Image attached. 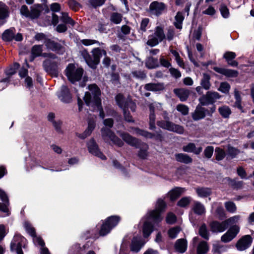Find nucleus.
Masks as SVG:
<instances>
[{"label":"nucleus","instance_id":"obj_1","mask_svg":"<svg viewBox=\"0 0 254 254\" xmlns=\"http://www.w3.org/2000/svg\"><path fill=\"white\" fill-rule=\"evenodd\" d=\"M89 90L91 92L92 96L89 92H86L84 97V100L88 106L94 108V110L99 112V116L104 119L105 114L101 106V100L100 98V90L95 84H90L88 86Z\"/></svg>","mask_w":254,"mask_h":254},{"label":"nucleus","instance_id":"obj_2","mask_svg":"<svg viewBox=\"0 0 254 254\" xmlns=\"http://www.w3.org/2000/svg\"><path fill=\"white\" fill-rule=\"evenodd\" d=\"M91 53L92 57L86 51H83L82 55L87 64L92 68H95L99 63L102 55L106 56L107 53L104 50H101L99 48H94Z\"/></svg>","mask_w":254,"mask_h":254},{"label":"nucleus","instance_id":"obj_3","mask_svg":"<svg viewBox=\"0 0 254 254\" xmlns=\"http://www.w3.org/2000/svg\"><path fill=\"white\" fill-rule=\"evenodd\" d=\"M168 114L166 112L163 113L165 121H159L157 122L158 127L163 129L168 130L170 131L176 132L179 134H183L184 132L183 127L176 125L169 121V118L167 117Z\"/></svg>","mask_w":254,"mask_h":254},{"label":"nucleus","instance_id":"obj_4","mask_svg":"<svg viewBox=\"0 0 254 254\" xmlns=\"http://www.w3.org/2000/svg\"><path fill=\"white\" fill-rule=\"evenodd\" d=\"M83 73L81 68H76L74 64H69L65 69V74L68 79L74 83L80 79Z\"/></svg>","mask_w":254,"mask_h":254},{"label":"nucleus","instance_id":"obj_5","mask_svg":"<svg viewBox=\"0 0 254 254\" xmlns=\"http://www.w3.org/2000/svg\"><path fill=\"white\" fill-rule=\"evenodd\" d=\"M165 207V202L163 200L159 199L157 202L155 209L150 211L148 213L149 218L155 222L161 221L163 219V217L161 216L160 213L162 211L164 210Z\"/></svg>","mask_w":254,"mask_h":254},{"label":"nucleus","instance_id":"obj_6","mask_svg":"<svg viewBox=\"0 0 254 254\" xmlns=\"http://www.w3.org/2000/svg\"><path fill=\"white\" fill-rule=\"evenodd\" d=\"M120 220L118 216H112L108 217L101 227L100 235L104 236L108 234L111 230L116 226Z\"/></svg>","mask_w":254,"mask_h":254},{"label":"nucleus","instance_id":"obj_7","mask_svg":"<svg viewBox=\"0 0 254 254\" xmlns=\"http://www.w3.org/2000/svg\"><path fill=\"white\" fill-rule=\"evenodd\" d=\"M166 38L162 28L157 26L155 28L154 34L148 37L147 44L151 47L155 46Z\"/></svg>","mask_w":254,"mask_h":254},{"label":"nucleus","instance_id":"obj_8","mask_svg":"<svg viewBox=\"0 0 254 254\" xmlns=\"http://www.w3.org/2000/svg\"><path fill=\"white\" fill-rule=\"evenodd\" d=\"M60 60L56 56L55 59H47L43 62V67L49 73L57 76L58 74V66Z\"/></svg>","mask_w":254,"mask_h":254},{"label":"nucleus","instance_id":"obj_9","mask_svg":"<svg viewBox=\"0 0 254 254\" xmlns=\"http://www.w3.org/2000/svg\"><path fill=\"white\" fill-rule=\"evenodd\" d=\"M220 95L216 92L208 91L205 95L201 97L199 99V102L201 105L205 106L210 104H213L216 100L220 98Z\"/></svg>","mask_w":254,"mask_h":254},{"label":"nucleus","instance_id":"obj_10","mask_svg":"<svg viewBox=\"0 0 254 254\" xmlns=\"http://www.w3.org/2000/svg\"><path fill=\"white\" fill-rule=\"evenodd\" d=\"M102 135L105 140L110 139L114 144L122 146L123 145V142L116 136L115 134L109 128L103 127L101 129Z\"/></svg>","mask_w":254,"mask_h":254},{"label":"nucleus","instance_id":"obj_11","mask_svg":"<svg viewBox=\"0 0 254 254\" xmlns=\"http://www.w3.org/2000/svg\"><path fill=\"white\" fill-rule=\"evenodd\" d=\"M150 110L149 115V128L153 129L155 128V115L154 112L157 111H161L162 110L161 105L157 102H154L149 105Z\"/></svg>","mask_w":254,"mask_h":254},{"label":"nucleus","instance_id":"obj_12","mask_svg":"<svg viewBox=\"0 0 254 254\" xmlns=\"http://www.w3.org/2000/svg\"><path fill=\"white\" fill-rule=\"evenodd\" d=\"M240 231V228L237 225L231 227L227 232L221 237V240L224 243H228L232 241Z\"/></svg>","mask_w":254,"mask_h":254},{"label":"nucleus","instance_id":"obj_13","mask_svg":"<svg viewBox=\"0 0 254 254\" xmlns=\"http://www.w3.org/2000/svg\"><path fill=\"white\" fill-rule=\"evenodd\" d=\"M116 100L118 105L121 108L124 109L125 106L126 107V110L128 108H130L132 112L135 111L136 105L130 99L125 102L123 95L121 94H118L116 97Z\"/></svg>","mask_w":254,"mask_h":254},{"label":"nucleus","instance_id":"obj_14","mask_svg":"<svg viewBox=\"0 0 254 254\" xmlns=\"http://www.w3.org/2000/svg\"><path fill=\"white\" fill-rule=\"evenodd\" d=\"M252 243V238L249 235H245L240 239L236 244L239 251H244L248 248Z\"/></svg>","mask_w":254,"mask_h":254},{"label":"nucleus","instance_id":"obj_15","mask_svg":"<svg viewBox=\"0 0 254 254\" xmlns=\"http://www.w3.org/2000/svg\"><path fill=\"white\" fill-rule=\"evenodd\" d=\"M134 132L137 135H141L146 138H155L156 140H158L159 141H162L163 139V136L161 133V130H160L159 132H157L156 134H152L147 131L141 130L138 128H134Z\"/></svg>","mask_w":254,"mask_h":254},{"label":"nucleus","instance_id":"obj_16","mask_svg":"<svg viewBox=\"0 0 254 254\" xmlns=\"http://www.w3.org/2000/svg\"><path fill=\"white\" fill-rule=\"evenodd\" d=\"M87 147L90 153L98 157L102 160L106 159V157L99 151L98 146L94 140L91 139L87 143Z\"/></svg>","mask_w":254,"mask_h":254},{"label":"nucleus","instance_id":"obj_17","mask_svg":"<svg viewBox=\"0 0 254 254\" xmlns=\"http://www.w3.org/2000/svg\"><path fill=\"white\" fill-rule=\"evenodd\" d=\"M166 6L162 2L153 1L150 5V9L151 13L158 15L161 14L165 9Z\"/></svg>","mask_w":254,"mask_h":254},{"label":"nucleus","instance_id":"obj_18","mask_svg":"<svg viewBox=\"0 0 254 254\" xmlns=\"http://www.w3.org/2000/svg\"><path fill=\"white\" fill-rule=\"evenodd\" d=\"M31 53L33 56L34 57L42 56L44 57H48L50 59H55L56 56L52 53H43L42 54V45H35L31 50Z\"/></svg>","mask_w":254,"mask_h":254},{"label":"nucleus","instance_id":"obj_19","mask_svg":"<svg viewBox=\"0 0 254 254\" xmlns=\"http://www.w3.org/2000/svg\"><path fill=\"white\" fill-rule=\"evenodd\" d=\"M213 69L217 72L223 74L228 77H236L238 75L237 70L227 69L219 67H214Z\"/></svg>","mask_w":254,"mask_h":254},{"label":"nucleus","instance_id":"obj_20","mask_svg":"<svg viewBox=\"0 0 254 254\" xmlns=\"http://www.w3.org/2000/svg\"><path fill=\"white\" fill-rule=\"evenodd\" d=\"M210 227L213 232L220 233L224 232L227 229V226L225 221L222 222L213 221L210 224Z\"/></svg>","mask_w":254,"mask_h":254},{"label":"nucleus","instance_id":"obj_21","mask_svg":"<svg viewBox=\"0 0 254 254\" xmlns=\"http://www.w3.org/2000/svg\"><path fill=\"white\" fill-rule=\"evenodd\" d=\"M60 100L65 103H69L71 100V96L69 90L65 86H63L59 94Z\"/></svg>","mask_w":254,"mask_h":254},{"label":"nucleus","instance_id":"obj_22","mask_svg":"<svg viewBox=\"0 0 254 254\" xmlns=\"http://www.w3.org/2000/svg\"><path fill=\"white\" fill-rule=\"evenodd\" d=\"M206 111L207 110L205 108L198 105L192 114L193 120L198 121L203 119L205 117Z\"/></svg>","mask_w":254,"mask_h":254},{"label":"nucleus","instance_id":"obj_23","mask_svg":"<svg viewBox=\"0 0 254 254\" xmlns=\"http://www.w3.org/2000/svg\"><path fill=\"white\" fill-rule=\"evenodd\" d=\"M174 92L182 102L186 101L190 94V91L185 88L175 89Z\"/></svg>","mask_w":254,"mask_h":254},{"label":"nucleus","instance_id":"obj_24","mask_svg":"<svg viewBox=\"0 0 254 254\" xmlns=\"http://www.w3.org/2000/svg\"><path fill=\"white\" fill-rule=\"evenodd\" d=\"M236 57L235 53L233 52H227L223 55V58L226 60L227 64L234 67H236L238 65V63L234 60Z\"/></svg>","mask_w":254,"mask_h":254},{"label":"nucleus","instance_id":"obj_25","mask_svg":"<svg viewBox=\"0 0 254 254\" xmlns=\"http://www.w3.org/2000/svg\"><path fill=\"white\" fill-rule=\"evenodd\" d=\"M120 135L127 144L133 146L137 147L138 144V140L136 138L132 137L127 133H121Z\"/></svg>","mask_w":254,"mask_h":254},{"label":"nucleus","instance_id":"obj_26","mask_svg":"<svg viewBox=\"0 0 254 254\" xmlns=\"http://www.w3.org/2000/svg\"><path fill=\"white\" fill-rule=\"evenodd\" d=\"M8 16V8L3 3L0 2V26L4 22V19Z\"/></svg>","mask_w":254,"mask_h":254},{"label":"nucleus","instance_id":"obj_27","mask_svg":"<svg viewBox=\"0 0 254 254\" xmlns=\"http://www.w3.org/2000/svg\"><path fill=\"white\" fill-rule=\"evenodd\" d=\"M44 43L47 49L53 51L58 52L62 48V46L60 44L50 39H46Z\"/></svg>","mask_w":254,"mask_h":254},{"label":"nucleus","instance_id":"obj_28","mask_svg":"<svg viewBox=\"0 0 254 254\" xmlns=\"http://www.w3.org/2000/svg\"><path fill=\"white\" fill-rule=\"evenodd\" d=\"M183 149L184 151L187 152H193L195 154H199L202 150V147L196 148L195 145L193 143H190L187 145L184 146Z\"/></svg>","mask_w":254,"mask_h":254},{"label":"nucleus","instance_id":"obj_29","mask_svg":"<svg viewBox=\"0 0 254 254\" xmlns=\"http://www.w3.org/2000/svg\"><path fill=\"white\" fill-rule=\"evenodd\" d=\"M144 88L145 90L151 91H159L162 90L164 88V86L163 83H150L145 85Z\"/></svg>","mask_w":254,"mask_h":254},{"label":"nucleus","instance_id":"obj_30","mask_svg":"<svg viewBox=\"0 0 254 254\" xmlns=\"http://www.w3.org/2000/svg\"><path fill=\"white\" fill-rule=\"evenodd\" d=\"M175 247L177 251L182 253H184L187 248V241L184 239H178L175 243Z\"/></svg>","mask_w":254,"mask_h":254},{"label":"nucleus","instance_id":"obj_31","mask_svg":"<svg viewBox=\"0 0 254 254\" xmlns=\"http://www.w3.org/2000/svg\"><path fill=\"white\" fill-rule=\"evenodd\" d=\"M185 189L183 188H177L170 191L168 195H169L170 200L172 201L176 200L185 191Z\"/></svg>","mask_w":254,"mask_h":254},{"label":"nucleus","instance_id":"obj_32","mask_svg":"<svg viewBox=\"0 0 254 254\" xmlns=\"http://www.w3.org/2000/svg\"><path fill=\"white\" fill-rule=\"evenodd\" d=\"M143 244H141L140 238L134 237L132 240L130 245V250L134 252H138Z\"/></svg>","mask_w":254,"mask_h":254},{"label":"nucleus","instance_id":"obj_33","mask_svg":"<svg viewBox=\"0 0 254 254\" xmlns=\"http://www.w3.org/2000/svg\"><path fill=\"white\" fill-rule=\"evenodd\" d=\"M95 118L96 117H92L91 119L89 120L88 122V127L84 132V137H86L89 135L95 127Z\"/></svg>","mask_w":254,"mask_h":254},{"label":"nucleus","instance_id":"obj_34","mask_svg":"<svg viewBox=\"0 0 254 254\" xmlns=\"http://www.w3.org/2000/svg\"><path fill=\"white\" fill-rule=\"evenodd\" d=\"M176 160L180 162L188 164L192 162V159L187 154L179 153L175 155Z\"/></svg>","mask_w":254,"mask_h":254},{"label":"nucleus","instance_id":"obj_35","mask_svg":"<svg viewBox=\"0 0 254 254\" xmlns=\"http://www.w3.org/2000/svg\"><path fill=\"white\" fill-rule=\"evenodd\" d=\"M142 231L144 237L147 238L153 231L152 225L148 221L145 222L143 224Z\"/></svg>","mask_w":254,"mask_h":254},{"label":"nucleus","instance_id":"obj_36","mask_svg":"<svg viewBox=\"0 0 254 254\" xmlns=\"http://www.w3.org/2000/svg\"><path fill=\"white\" fill-rule=\"evenodd\" d=\"M192 209L195 213L198 215L202 214L205 212L204 206L198 201L194 202Z\"/></svg>","mask_w":254,"mask_h":254},{"label":"nucleus","instance_id":"obj_37","mask_svg":"<svg viewBox=\"0 0 254 254\" xmlns=\"http://www.w3.org/2000/svg\"><path fill=\"white\" fill-rule=\"evenodd\" d=\"M209 249L207 243L204 241H201L198 244L197 248V254H205Z\"/></svg>","mask_w":254,"mask_h":254},{"label":"nucleus","instance_id":"obj_38","mask_svg":"<svg viewBox=\"0 0 254 254\" xmlns=\"http://www.w3.org/2000/svg\"><path fill=\"white\" fill-rule=\"evenodd\" d=\"M184 19V16L182 12H178L175 16L174 25L178 29H181L182 28V22Z\"/></svg>","mask_w":254,"mask_h":254},{"label":"nucleus","instance_id":"obj_39","mask_svg":"<svg viewBox=\"0 0 254 254\" xmlns=\"http://www.w3.org/2000/svg\"><path fill=\"white\" fill-rule=\"evenodd\" d=\"M15 29L11 28L6 30L2 34V39L4 41H11L14 38V33H15Z\"/></svg>","mask_w":254,"mask_h":254},{"label":"nucleus","instance_id":"obj_40","mask_svg":"<svg viewBox=\"0 0 254 254\" xmlns=\"http://www.w3.org/2000/svg\"><path fill=\"white\" fill-rule=\"evenodd\" d=\"M145 65L150 69L155 68L158 66V60L152 57H148L146 61Z\"/></svg>","mask_w":254,"mask_h":254},{"label":"nucleus","instance_id":"obj_41","mask_svg":"<svg viewBox=\"0 0 254 254\" xmlns=\"http://www.w3.org/2000/svg\"><path fill=\"white\" fill-rule=\"evenodd\" d=\"M220 114L224 118H227L229 117L231 114L230 108L227 106H223L218 109Z\"/></svg>","mask_w":254,"mask_h":254},{"label":"nucleus","instance_id":"obj_42","mask_svg":"<svg viewBox=\"0 0 254 254\" xmlns=\"http://www.w3.org/2000/svg\"><path fill=\"white\" fill-rule=\"evenodd\" d=\"M196 191L198 195L201 197H207L211 194V190L208 188H197Z\"/></svg>","mask_w":254,"mask_h":254},{"label":"nucleus","instance_id":"obj_43","mask_svg":"<svg viewBox=\"0 0 254 254\" xmlns=\"http://www.w3.org/2000/svg\"><path fill=\"white\" fill-rule=\"evenodd\" d=\"M210 76L207 74H203V78L201 81V85L205 90H208L211 86Z\"/></svg>","mask_w":254,"mask_h":254},{"label":"nucleus","instance_id":"obj_44","mask_svg":"<svg viewBox=\"0 0 254 254\" xmlns=\"http://www.w3.org/2000/svg\"><path fill=\"white\" fill-rule=\"evenodd\" d=\"M61 20L64 23L69 24L72 26L74 24V21L68 16L67 13L62 12Z\"/></svg>","mask_w":254,"mask_h":254},{"label":"nucleus","instance_id":"obj_45","mask_svg":"<svg viewBox=\"0 0 254 254\" xmlns=\"http://www.w3.org/2000/svg\"><path fill=\"white\" fill-rule=\"evenodd\" d=\"M19 64L17 63H15L13 64L12 66L6 69L5 72L6 74L8 75L7 77L9 78V76L15 74L16 72V70L19 68Z\"/></svg>","mask_w":254,"mask_h":254},{"label":"nucleus","instance_id":"obj_46","mask_svg":"<svg viewBox=\"0 0 254 254\" xmlns=\"http://www.w3.org/2000/svg\"><path fill=\"white\" fill-rule=\"evenodd\" d=\"M226 153L225 151L219 148L216 147L215 149V157L218 161L222 160L225 156Z\"/></svg>","mask_w":254,"mask_h":254},{"label":"nucleus","instance_id":"obj_47","mask_svg":"<svg viewBox=\"0 0 254 254\" xmlns=\"http://www.w3.org/2000/svg\"><path fill=\"white\" fill-rule=\"evenodd\" d=\"M24 227L27 232L32 237L35 236L36 232L35 229L31 226V225L28 222H25L24 223Z\"/></svg>","mask_w":254,"mask_h":254},{"label":"nucleus","instance_id":"obj_48","mask_svg":"<svg viewBox=\"0 0 254 254\" xmlns=\"http://www.w3.org/2000/svg\"><path fill=\"white\" fill-rule=\"evenodd\" d=\"M199 235L204 239L208 240L209 239V233L207 230L205 224H202L199 230Z\"/></svg>","mask_w":254,"mask_h":254},{"label":"nucleus","instance_id":"obj_49","mask_svg":"<svg viewBox=\"0 0 254 254\" xmlns=\"http://www.w3.org/2000/svg\"><path fill=\"white\" fill-rule=\"evenodd\" d=\"M111 21L116 24H119L122 20V14L114 12L112 14L110 18Z\"/></svg>","mask_w":254,"mask_h":254},{"label":"nucleus","instance_id":"obj_50","mask_svg":"<svg viewBox=\"0 0 254 254\" xmlns=\"http://www.w3.org/2000/svg\"><path fill=\"white\" fill-rule=\"evenodd\" d=\"M21 238V237L19 236H15L14 238V240L11 242V248H13V247L15 246H17L16 248V253L17 254H23V252L22 251L21 248V245L19 243L16 244V240L17 239Z\"/></svg>","mask_w":254,"mask_h":254},{"label":"nucleus","instance_id":"obj_51","mask_svg":"<svg viewBox=\"0 0 254 254\" xmlns=\"http://www.w3.org/2000/svg\"><path fill=\"white\" fill-rule=\"evenodd\" d=\"M225 206L226 210L231 213L235 212L237 209V207L235 204L232 201H228L225 202Z\"/></svg>","mask_w":254,"mask_h":254},{"label":"nucleus","instance_id":"obj_52","mask_svg":"<svg viewBox=\"0 0 254 254\" xmlns=\"http://www.w3.org/2000/svg\"><path fill=\"white\" fill-rule=\"evenodd\" d=\"M180 231H181V229H180V227H173V228H171L168 231V233L169 236L171 238L174 239V238H176V237L177 236V235L180 232Z\"/></svg>","mask_w":254,"mask_h":254},{"label":"nucleus","instance_id":"obj_53","mask_svg":"<svg viewBox=\"0 0 254 254\" xmlns=\"http://www.w3.org/2000/svg\"><path fill=\"white\" fill-rule=\"evenodd\" d=\"M176 109L183 115H187L189 113V108L185 105L179 104L177 106Z\"/></svg>","mask_w":254,"mask_h":254},{"label":"nucleus","instance_id":"obj_54","mask_svg":"<svg viewBox=\"0 0 254 254\" xmlns=\"http://www.w3.org/2000/svg\"><path fill=\"white\" fill-rule=\"evenodd\" d=\"M190 197H184L181 198L178 202V205L181 207H185L190 203Z\"/></svg>","mask_w":254,"mask_h":254},{"label":"nucleus","instance_id":"obj_55","mask_svg":"<svg viewBox=\"0 0 254 254\" xmlns=\"http://www.w3.org/2000/svg\"><path fill=\"white\" fill-rule=\"evenodd\" d=\"M230 84L226 82H224L221 83L218 90L223 93H228L230 90Z\"/></svg>","mask_w":254,"mask_h":254},{"label":"nucleus","instance_id":"obj_56","mask_svg":"<svg viewBox=\"0 0 254 254\" xmlns=\"http://www.w3.org/2000/svg\"><path fill=\"white\" fill-rule=\"evenodd\" d=\"M227 151L228 155H230L232 158L235 157L240 152L239 149L231 146H228Z\"/></svg>","mask_w":254,"mask_h":254},{"label":"nucleus","instance_id":"obj_57","mask_svg":"<svg viewBox=\"0 0 254 254\" xmlns=\"http://www.w3.org/2000/svg\"><path fill=\"white\" fill-rule=\"evenodd\" d=\"M148 147L147 144H144L143 145V148L140 149L138 152V156L142 159H144L147 156V150Z\"/></svg>","mask_w":254,"mask_h":254},{"label":"nucleus","instance_id":"obj_58","mask_svg":"<svg viewBox=\"0 0 254 254\" xmlns=\"http://www.w3.org/2000/svg\"><path fill=\"white\" fill-rule=\"evenodd\" d=\"M68 5L71 9L74 11L79 10L81 7L80 4L74 0H70L68 1Z\"/></svg>","mask_w":254,"mask_h":254},{"label":"nucleus","instance_id":"obj_59","mask_svg":"<svg viewBox=\"0 0 254 254\" xmlns=\"http://www.w3.org/2000/svg\"><path fill=\"white\" fill-rule=\"evenodd\" d=\"M176 219L175 215L172 212H170L167 214L166 221L168 224H172L176 221Z\"/></svg>","mask_w":254,"mask_h":254},{"label":"nucleus","instance_id":"obj_60","mask_svg":"<svg viewBox=\"0 0 254 254\" xmlns=\"http://www.w3.org/2000/svg\"><path fill=\"white\" fill-rule=\"evenodd\" d=\"M214 148L213 146H208L204 150V154L207 158H210L213 153Z\"/></svg>","mask_w":254,"mask_h":254},{"label":"nucleus","instance_id":"obj_61","mask_svg":"<svg viewBox=\"0 0 254 254\" xmlns=\"http://www.w3.org/2000/svg\"><path fill=\"white\" fill-rule=\"evenodd\" d=\"M81 42L82 44L86 46L92 45L95 44L98 45H101L99 42L95 40L83 39L81 41Z\"/></svg>","mask_w":254,"mask_h":254},{"label":"nucleus","instance_id":"obj_62","mask_svg":"<svg viewBox=\"0 0 254 254\" xmlns=\"http://www.w3.org/2000/svg\"><path fill=\"white\" fill-rule=\"evenodd\" d=\"M149 23V19L144 18L142 19L141 24L139 31L141 33L144 32L146 30V27Z\"/></svg>","mask_w":254,"mask_h":254},{"label":"nucleus","instance_id":"obj_63","mask_svg":"<svg viewBox=\"0 0 254 254\" xmlns=\"http://www.w3.org/2000/svg\"><path fill=\"white\" fill-rule=\"evenodd\" d=\"M0 199L4 203L9 204V200L6 192L2 189H0Z\"/></svg>","mask_w":254,"mask_h":254},{"label":"nucleus","instance_id":"obj_64","mask_svg":"<svg viewBox=\"0 0 254 254\" xmlns=\"http://www.w3.org/2000/svg\"><path fill=\"white\" fill-rule=\"evenodd\" d=\"M33 242L35 245L40 246L41 247L45 246V243L40 237H37L36 235L33 237Z\"/></svg>","mask_w":254,"mask_h":254}]
</instances>
